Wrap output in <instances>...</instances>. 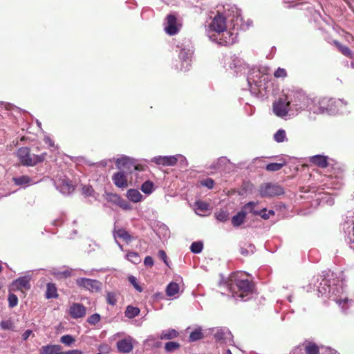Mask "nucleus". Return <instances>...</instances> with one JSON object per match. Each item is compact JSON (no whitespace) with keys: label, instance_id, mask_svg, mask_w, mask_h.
<instances>
[{"label":"nucleus","instance_id":"obj_1","mask_svg":"<svg viewBox=\"0 0 354 354\" xmlns=\"http://www.w3.org/2000/svg\"><path fill=\"white\" fill-rule=\"evenodd\" d=\"M228 288L234 298L243 299L244 297L252 294L254 283L245 273L239 272L230 276Z\"/></svg>","mask_w":354,"mask_h":354},{"label":"nucleus","instance_id":"obj_2","mask_svg":"<svg viewBox=\"0 0 354 354\" xmlns=\"http://www.w3.org/2000/svg\"><path fill=\"white\" fill-rule=\"evenodd\" d=\"M17 156L22 165L34 167L46 160L47 153L44 152L39 155L33 154L31 153V149L29 147H23L18 149Z\"/></svg>","mask_w":354,"mask_h":354},{"label":"nucleus","instance_id":"obj_3","mask_svg":"<svg viewBox=\"0 0 354 354\" xmlns=\"http://www.w3.org/2000/svg\"><path fill=\"white\" fill-rule=\"evenodd\" d=\"M116 167L124 173L133 174V171H149L148 167L145 165L138 164L135 159L129 157H122L115 162Z\"/></svg>","mask_w":354,"mask_h":354},{"label":"nucleus","instance_id":"obj_4","mask_svg":"<svg viewBox=\"0 0 354 354\" xmlns=\"http://www.w3.org/2000/svg\"><path fill=\"white\" fill-rule=\"evenodd\" d=\"M337 101L333 98L324 97L319 100L315 104L317 109L314 111L317 113H333L337 111Z\"/></svg>","mask_w":354,"mask_h":354},{"label":"nucleus","instance_id":"obj_5","mask_svg":"<svg viewBox=\"0 0 354 354\" xmlns=\"http://www.w3.org/2000/svg\"><path fill=\"white\" fill-rule=\"evenodd\" d=\"M259 192L262 197L271 198L283 194L284 189L278 184L268 183L260 186Z\"/></svg>","mask_w":354,"mask_h":354},{"label":"nucleus","instance_id":"obj_6","mask_svg":"<svg viewBox=\"0 0 354 354\" xmlns=\"http://www.w3.org/2000/svg\"><path fill=\"white\" fill-rule=\"evenodd\" d=\"M192 53L189 50L183 48L178 54L179 61L175 64L176 69L179 71H188L191 66Z\"/></svg>","mask_w":354,"mask_h":354},{"label":"nucleus","instance_id":"obj_7","mask_svg":"<svg viewBox=\"0 0 354 354\" xmlns=\"http://www.w3.org/2000/svg\"><path fill=\"white\" fill-rule=\"evenodd\" d=\"M290 102L288 100L286 95L279 97L272 105V109L274 114L279 117L286 116L290 110Z\"/></svg>","mask_w":354,"mask_h":354},{"label":"nucleus","instance_id":"obj_8","mask_svg":"<svg viewBox=\"0 0 354 354\" xmlns=\"http://www.w3.org/2000/svg\"><path fill=\"white\" fill-rule=\"evenodd\" d=\"M208 27L210 30L220 35L221 32H224L226 30V18L222 14L218 12Z\"/></svg>","mask_w":354,"mask_h":354},{"label":"nucleus","instance_id":"obj_9","mask_svg":"<svg viewBox=\"0 0 354 354\" xmlns=\"http://www.w3.org/2000/svg\"><path fill=\"white\" fill-rule=\"evenodd\" d=\"M76 283L79 287L83 288L91 292H97L100 289V283L94 279L79 278L76 280Z\"/></svg>","mask_w":354,"mask_h":354},{"label":"nucleus","instance_id":"obj_10","mask_svg":"<svg viewBox=\"0 0 354 354\" xmlns=\"http://www.w3.org/2000/svg\"><path fill=\"white\" fill-rule=\"evenodd\" d=\"M30 289V279L27 277H19L15 280L10 286V290L21 291L23 294L25 290Z\"/></svg>","mask_w":354,"mask_h":354},{"label":"nucleus","instance_id":"obj_11","mask_svg":"<svg viewBox=\"0 0 354 354\" xmlns=\"http://www.w3.org/2000/svg\"><path fill=\"white\" fill-rule=\"evenodd\" d=\"M86 307L79 303H73L68 309V314L73 319L82 318L86 315Z\"/></svg>","mask_w":354,"mask_h":354},{"label":"nucleus","instance_id":"obj_12","mask_svg":"<svg viewBox=\"0 0 354 354\" xmlns=\"http://www.w3.org/2000/svg\"><path fill=\"white\" fill-rule=\"evenodd\" d=\"M114 185L119 188H127L129 186L127 174L124 171H119L112 176Z\"/></svg>","mask_w":354,"mask_h":354},{"label":"nucleus","instance_id":"obj_13","mask_svg":"<svg viewBox=\"0 0 354 354\" xmlns=\"http://www.w3.org/2000/svg\"><path fill=\"white\" fill-rule=\"evenodd\" d=\"M165 32L169 35H174L178 32L177 27V19L174 15H169L167 17V26L165 28Z\"/></svg>","mask_w":354,"mask_h":354},{"label":"nucleus","instance_id":"obj_14","mask_svg":"<svg viewBox=\"0 0 354 354\" xmlns=\"http://www.w3.org/2000/svg\"><path fill=\"white\" fill-rule=\"evenodd\" d=\"M178 159L176 156H158L153 158V162L158 165L174 166L177 163Z\"/></svg>","mask_w":354,"mask_h":354},{"label":"nucleus","instance_id":"obj_15","mask_svg":"<svg viewBox=\"0 0 354 354\" xmlns=\"http://www.w3.org/2000/svg\"><path fill=\"white\" fill-rule=\"evenodd\" d=\"M117 348L121 353H130L133 348V339L131 337L119 340L117 342Z\"/></svg>","mask_w":354,"mask_h":354},{"label":"nucleus","instance_id":"obj_16","mask_svg":"<svg viewBox=\"0 0 354 354\" xmlns=\"http://www.w3.org/2000/svg\"><path fill=\"white\" fill-rule=\"evenodd\" d=\"M232 34L227 31L221 32L220 35L218 34V44L221 46H230L234 44V37Z\"/></svg>","mask_w":354,"mask_h":354},{"label":"nucleus","instance_id":"obj_17","mask_svg":"<svg viewBox=\"0 0 354 354\" xmlns=\"http://www.w3.org/2000/svg\"><path fill=\"white\" fill-rule=\"evenodd\" d=\"M311 163L321 168H326L328 166V158L322 155H316L310 158Z\"/></svg>","mask_w":354,"mask_h":354},{"label":"nucleus","instance_id":"obj_18","mask_svg":"<svg viewBox=\"0 0 354 354\" xmlns=\"http://www.w3.org/2000/svg\"><path fill=\"white\" fill-rule=\"evenodd\" d=\"M59 350H62L60 345L43 346L39 351V354H59Z\"/></svg>","mask_w":354,"mask_h":354},{"label":"nucleus","instance_id":"obj_19","mask_svg":"<svg viewBox=\"0 0 354 354\" xmlns=\"http://www.w3.org/2000/svg\"><path fill=\"white\" fill-rule=\"evenodd\" d=\"M247 215V212L241 210L237 214L234 216L232 218V223L235 227H239L244 223L245 218Z\"/></svg>","mask_w":354,"mask_h":354},{"label":"nucleus","instance_id":"obj_20","mask_svg":"<svg viewBox=\"0 0 354 354\" xmlns=\"http://www.w3.org/2000/svg\"><path fill=\"white\" fill-rule=\"evenodd\" d=\"M306 354H319V346L313 342H306L304 344Z\"/></svg>","mask_w":354,"mask_h":354},{"label":"nucleus","instance_id":"obj_21","mask_svg":"<svg viewBox=\"0 0 354 354\" xmlns=\"http://www.w3.org/2000/svg\"><path fill=\"white\" fill-rule=\"evenodd\" d=\"M111 196V200H113L115 203H117L120 207L125 210L131 209V205L124 200H122L118 195L117 194H110Z\"/></svg>","mask_w":354,"mask_h":354},{"label":"nucleus","instance_id":"obj_22","mask_svg":"<svg viewBox=\"0 0 354 354\" xmlns=\"http://www.w3.org/2000/svg\"><path fill=\"white\" fill-rule=\"evenodd\" d=\"M46 297L47 299L57 298V289L55 283H48L46 285Z\"/></svg>","mask_w":354,"mask_h":354},{"label":"nucleus","instance_id":"obj_23","mask_svg":"<svg viewBox=\"0 0 354 354\" xmlns=\"http://www.w3.org/2000/svg\"><path fill=\"white\" fill-rule=\"evenodd\" d=\"M179 335V333L173 328H169L162 331L160 335L161 339H171L177 337Z\"/></svg>","mask_w":354,"mask_h":354},{"label":"nucleus","instance_id":"obj_24","mask_svg":"<svg viewBox=\"0 0 354 354\" xmlns=\"http://www.w3.org/2000/svg\"><path fill=\"white\" fill-rule=\"evenodd\" d=\"M127 196L131 201L133 203L140 202L142 198V195L139 192L138 190L135 189H131L128 190Z\"/></svg>","mask_w":354,"mask_h":354},{"label":"nucleus","instance_id":"obj_25","mask_svg":"<svg viewBox=\"0 0 354 354\" xmlns=\"http://www.w3.org/2000/svg\"><path fill=\"white\" fill-rule=\"evenodd\" d=\"M60 190L63 194H70L74 191L75 187L71 183V181L68 180H62V183L59 185Z\"/></svg>","mask_w":354,"mask_h":354},{"label":"nucleus","instance_id":"obj_26","mask_svg":"<svg viewBox=\"0 0 354 354\" xmlns=\"http://www.w3.org/2000/svg\"><path fill=\"white\" fill-rule=\"evenodd\" d=\"M115 237H118L120 239H123L127 243L130 242L132 240L131 236L129 234V232L123 228H120L117 230L114 231Z\"/></svg>","mask_w":354,"mask_h":354},{"label":"nucleus","instance_id":"obj_27","mask_svg":"<svg viewBox=\"0 0 354 354\" xmlns=\"http://www.w3.org/2000/svg\"><path fill=\"white\" fill-rule=\"evenodd\" d=\"M333 44L342 55L350 58L352 57V52L348 46L342 45L336 40L333 41Z\"/></svg>","mask_w":354,"mask_h":354},{"label":"nucleus","instance_id":"obj_28","mask_svg":"<svg viewBox=\"0 0 354 354\" xmlns=\"http://www.w3.org/2000/svg\"><path fill=\"white\" fill-rule=\"evenodd\" d=\"M204 337L203 330L201 327L195 328L189 335V341L190 342H196Z\"/></svg>","mask_w":354,"mask_h":354},{"label":"nucleus","instance_id":"obj_29","mask_svg":"<svg viewBox=\"0 0 354 354\" xmlns=\"http://www.w3.org/2000/svg\"><path fill=\"white\" fill-rule=\"evenodd\" d=\"M140 310L138 307L128 306L124 312L125 316L129 319H132L138 316Z\"/></svg>","mask_w":354,"mask_h":354},{"label":"nucleus","instance_id":"obj_30","mask_svg":"<svg viewBox=\"0 0 354 354\" xmlns=\"http://www.w3.org/2000/svg\"><path fill=\"white\" fill-rule=\"evenodd\" d=\"M179 291V286L178 283L171 282L168 284L166 288V294L167 296H174Z\"/></svg>","mask_w":354,"mask_h":354},{"label":"nucleus","instance_id":"obj_31","mask_svg":"<svg viewBox=\"0 0 354 354\" xmlns=\"http://www.w3.org/2000/svg\"><path fill=\"white\" fill-rule=\"evenodd\" d=\"M153 187L154 184L152 181L146 180L141 185L140 189L143 193L150 194L153 190Z\"/></svg>","mask_w":354,"mask_h":354},{"label":"nucleus","instance_id":"obj_32","mask_svg":"<svg viewBox=\"0 0 354 354\" xmlns=\"http://www.w3.org/2000/svg\"><path fill=\"white\" fill-rule=\"evenodd\" d=\"M285 165L286 162L281 163L272 162L267 165L266 169L268 171H279Z\"/></svg>","mask_w":354,"mask_h":354},{"label":"nucleus","instance_id":"obj_33","mask_svg":"<svg viewBox=\"0 0 354 354\" xmlns=\"http://www.w3.org/2000/svg\"><path fill=\"white\" fill-rule=\"evenodd\" d=\"M13 180L17 185H24L29 184L31 178L28 176H22L18 178H14Z\"/></svg>","mask_w":354,"mask_h":354},{"label":"nucleus","instance_id":"obj_34","mask_svg":"<svg viewBox=\"0 0 354 354\" xmlns=\"http://www.w3.org/2000/svg\"><path fill=\"white\" fill-rule=\"evenodd\" d=\"M257 205V203L249 202L243 206L242 210H245V212H247V213L249 212L254 215H257L259 214V211H256L254 209V207H256Z\"/></svg>","mask_w":354,"mask_h":354},{"label":"nucleus","instance_id":"obj_35","mask_svg":"<svg viewBox=\"0 0 354 354\" xmlns=\"http://www.w3.org/2000/svg\"><path fill=\"white\" fill-rule=\"evenodd\" d=\"M127 259L134 264H138L140 262L141 259L138 253L136 252H130L127 254Z\"/></svg>","mask_w":354,"mask_h":354},{"label":"nucleus","instance_id":"obj_36","mask_svg":"<svg viewBox=\"0 0 354 354\" xmlns=\"http://www.w3.org/2000/svg\"><path fill=\"white\" fill-rule=\"evenodd\" d=\"M180 348V344L176 342H168L165 345V349L167 352L174 351Z\"/></svg>","mask_w":354,"mask_h":354},{"label":"nucleus","instance_id":"obj_37","mask_svg":"<svg viewBox=\"0 0 354 354\" xmlns=\"http://www.w3.org/2000/svg\"><path fill=\"white\" fill-rule=\"evenodd\" d=\"M203 248V245L202 242H194L192 243L190 246V250L193 253L198 254L200 253Z\"/></svg>","mask_w":354,"mask_h":354},{"label":"nucleus","instance_id":"obj_38","mask_svg":"<svg viewBox=\"0 0 354 354\" xmlns=\"http://www.w3.org/2000/svg\"><path fill=\"white\" fill-rule=\"evenodd\" d=\"M106 302L111 305L114 306L117 303V295L114 292H109L106 294Z\"/></svg>","mask_w":354,"mask_h":354},{"label":"nucleus","instance_id":"obj_39","mask_svg":"<svg viewBox=\"0 0 354 354\" xmlns=\"http://www.w3.org/2000/svg\"><path fill=\"white\" fill-rule=\"evenodd\" d=\"M75 341V338L70 335H65L61 337L60 342L67 346L71 345Z\"/></svg>","mask_w":354,"mask_h":354},{"label":"nucleus","instance_id":"obj_40","mask_svg":"<svg viewBox=\"0 0 354 354\" xmlns=\"http://www.w3.org/2000/svg\"><path fill=\"white\" fill-rule=\"evenodd\" d=\"M216 218L221 222H225L228 218V213L224 210H220L215 214Z\"/></svg>","mask_w":354,"mask_h":354},{"label":"nucleus","instance_id":"obj_41","mask_svg":"<svg viewBox=\"0 0 354 354\" xmlns=\"http://www.w3.org/2000/svg\"><path fill=\"white\" fill-rule=\"evenodd\" d=\"M128 280L137 291L141 292L143 290L142 288L138 284L137 279L135 277L131 275L128 277Z\"/></svg>","mask_w":354,"mask_h":354},{"label":"nucleus","instance_id":"obj_42","mask_svg":"<svg viewBox=\"0 0 354 354\" xmlns=\"http://www.w3.org/2000/svg\"><path fill=\"white\" fill-rule=\"evenodd\" d=\"M286 138V132L283 129H279L274 134V140L277 142H282L285 140Z\"/></svg>","mask_w":354,"mask_h":354},{"label":"nucleus","instance_id":"obj_43","mask_svg":"<svg viewBox=\"0 0 354 354\" xmlns=\"http://www.w3.org/2000/svg\"><path fill=\"white\" fill-rule=\"evenodd\" d=\"M196 207L197 209L205 212L209 209V205L206 202L198 201L196 202Z\"/></svg>","mask_w":354,"mask_h":354},{"label":"nucleus","instance_id":"obj_44","mask_svg":"<svg viewBox=\"0 0 354 354\" xmlns=\"http://www.w3.org/2000/svg\"><path fill=\"white\" fill-rule=\"evenodd\" d=\"M274 212L273 210H269L267 212V209L266 208H263L261 211H259V214L257 215H259L261 218L263 219H268L270 216V215H274Z\"/></svg>","mask_w":354,"mask_h":354},{"label":"nucleus","instance_id":"obj_45","mask_svg":"<svg viewBox=\"0 0 354 354\" xmlns=\"http://www.w3.org/2000/svg\"><path fill=\"white\" fill-rule=\"evenodd\" d=\"M8 303L10 308H13L17 305L18 298L15 294L10 293L8 295Z\"/></svg>","mask_w":354,"mask_h":354},{"label":"nucleus","instance_id":"obj_46","mask_svg":"<svg viewBox=\"0 0 354 354\" xmlns=\"http://www.w3.org/2000/svg\"><path fill=\"white\" fill-rule=\"evenodd\" d=\"M100 321V315L97 313H95L87 319V322L88 324L91 325H95Z\"/></svg>","mask_w":354,"mask_h":354},{"label":"nucleus","instance_id":"obj_47","mask_svg":"<svg viewBox=\"0 0 354 354\" xmlns=\"http://www.w3.org/2000/svg\"><path fill=\"white\" fill-rule=\"evenodd\" d=\"M200 184L202 186L207 187L208 189H212L214 187V182L212 178H207L206 179L201 180Z\"/></svg>","mask_w":354,"mask_h":354},{"label":"nucleus","instance_id":"obj_48","mask_svg":"<svg viewBox=\"0 0 354 354\" xmlns=\"http://www.w3.org/2000/svg\"><path fill=\"white\" fill-rule=\"evenodd\" d=\"M274 75L277 78L285 77L287 76V73H286V71L284 68H278L275 71V72L274 73Z\"/></svg>","mask_w":354,"mask_h":354},{"label":"nucleus","instance_id":"obj_49","mask_svg":"<svg viewBox=\"0 0 354 354\" xmlns=\"http://www.w3.org/2000/svg\"><path fill=\"white\" fill-rule=\"evenodd\" d=\"M139 172L140 171H133V174H135L136 176V180H135V183L136 184H139L140 183L142 180H144L145 179L147 178V175H145V174H142L141 176H140V174H139Z\"/></svg>","mask_w":354,"mask_h":354},{"label":"nucleus","instance_id":"obj_50","mask_svg":"<svg viewBox=\"0 0 354 354\" xmlns=\"http://www.w3.org/2000/svg\"><path fill=\"white\" fill-rule=\"evenodd\" d=\"M0 326L4 330L10 329L12 327V322L10 320L2 321Z\"/></svg>","mask_w":354,"mask_h":354},{"label":"nucleus","instance_id":"obj_51","mask_svg":"<svg viewBox=\"0 0 354 354\" xmlns=\"http://www.w3.org/2000/svg\"><path fill=\"white\" fill-rule=\"evenodd\" d=\"M158 257H160V259H161L164 261V263L167 266H169V263L167 261V256L166 254V252L164 250H160L158 251Z\"/></svg>","mask_w":354,"mask_h":354},{"label":"nucleus","instance_id":"obj_52","mask_svg":"<svg viewBox=\"0 0 354 354\" xmlns=\"http://www.w3.org/2000/svg\"><path fill=\"white\" fill-rule=\"evenodd\" d=\"M144 264L146 266H149V267H152L153 265V258L150 256H147L145 258V260H144Z\"/></svg>","mask_w":354,"mask_h":354},{"label":"nucleus","instance_id":"obj_53","mask_svg":"<svg viewBox=\"0 0 354 354\" xmlns=\"http://www.w3.org/2000/svg\"><path fill=\"white\" fill-rule=\"evenodd\" d=\"M59 354H82V352L77 349L68 351H62V350H59Z\"/></svg>","mask_w":354,"mask_h":354},{"label":"nucleus","instance_id":"obj_54","mask_svg":"<svg viewBox=\"0 0 354 354\" xmlns=\"http://www.w3.org/2000/svg\"><path fill=\"white\" fill-rule=\"evenodd\" d=\"M32 331L31 330H26L23 334H22V339L24 340H26L30 335L32 334Z\"/></svg>","mask_w":354,"mask_h":354},{"label":"nucleus","instance_id":"obj_55","mask_svg":"<svg viewBox=\"0 0 354 354\" xmlns=\"http://www.w3.org/2000/svg\"><path fill=\"white\" fill-rule=\"evenodd\" d=\"M224 335H225V333L223 332L219 331L215 334V337L216 338V339H221L223 338Z\"/></svg>","mask_w":354,"mask_h":354},{"label":"nucleus","instance_id":"obj_56","mask_svg":"<svg viewBox=\"0 0 354 354\" xmlns=\"http://www.w3.org/2000/svg\"><path fill=\"white\" fill-rule=\"evenodd\" d=\"M240 252L243 256H247L249 254L248 250L245 248H241Z\"/></svg>","mask_w":354,"mask_h":354},{"label":"nucleus","instance_id":"obj_57","mask_svg":"<svg viewBox=\"0 0 354 354\" xmlns=\"http://www.w3.org/2000/svg\"><path fill=\"white\" fill-rule=\"evenodd\" d=\"M225 354H232V352H231V351L230 349H227L226 351V353Z\"/></svg>","mask_w":354,"mask_h":354},{"label":"nucleus","instance_id":"obj_58","mask_svg":"<svg viewBox=\"0 0 354 354\" xmlns=\"http://www.w3.org/2000/svg\"><path fill=\"white\" fill-rule=\"evenodd\" d=\"M48 140H50V139H48ZM49 144H50V145H52V146L53 145V143H51V141L49 142Z\"/></svg>","mask_w":354,"mask_h":354},{"label":"nucleus","instance_id":"obj_59","mask_svg":"<svg viewBox=\"0 0 354 354\" xmlns=\"http://www.w3.org/2000/svg\"><path fill=\"white\" fill-rule=\"evenodd\" d=\"M353 235H354V227H353Z\"/></svg>","mask_w":354,"mask_h":354},{"label":"nucleus","instance_id":"obj_60","mask_svg":"<svg viewBox=\"0 0 354 354\" xmlns=\"http://www.w3.org/2000/svg\"><path fill=\"white\" fill-rule=\"evenodd\" d=\"M97 354H102V353H97Z\"/></svg>","mask_w":354,"mask_h":354},{"label":"nucleus","instance_id":"obj_61","mask_svg":"<svg viewBox=\"0 0 354 354\" xmlns=\"http://www.w3.org/2000/svg\"><path fill=\"white\" fill-rule=\"evenodd\" d=\"M353 242H354V238H353Z\"/></svg>","mask_w":354,"mask_h":354}]
</instances>
